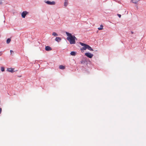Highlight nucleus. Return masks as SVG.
I'll return each mask as SVG.
<instances>
[{
  "instance_id": "9d476101",
  "label": "nucleus",
  "mask_w": 146,
  "mask_h": 146,
  "mask_svg": "<svg viewBox=\"0 0 146 146\" xmlns=\"http://www.w3.org/2000/svg\"><path fill=\"white\" fill-rule=\"evenodd\" d=\"M70 54L72 56H75L76 55V53L74 51H72L71 52Z\"/></svg>"
},
{
  "instance_id": "1a4fd4ad",
  "label": "nucleus",
  "mask_w": 146,
  "mask_h": 146,
  "mask_svg": "<svg viewBox=\"0 0 146 146\" xmlns=\"http://www.w3.org/2000/svg\"><path fill=\"white\" fill-rule=\"evenodd\" d=\"M55 40L58 42H59L61 40V39L60 37H56L55 38Z\"/></svg>"
},
{
  "instance_id": "5701e85b",
  "label": "nucleus",
  "mask_w": 146,
  "mask_h": 146,
  "mask_svg": "<svg viewBox=\"0 0 146 146\" xmlns=\"http://www.w3.org/2000/svg\"><path fill=\"white\" fill-rule=\"evenodd\" d=\"M131 33H132V34H133V32H132V31H131Z\"/></svg>"
},
{
  "instance_id": "f257e3e1",
  "label": "nucleus",
  "mask_w": 146,
  "mask_h": 146,
  "mask_svg": "<svg viewBox=\"0 0 146 146\" xmlns=\"http://www.w3.org/2000/svg\"><path fill=\"white\" fill-rule=\"evenodd\" d=\"M66 34L68 37L67 38V39L68 40L70 44H74L76 43L75 40H77V39L74 35H72L71 33L66 32Z\"/></svg>"
},
{
  "instance_id": "aec40b11",
  "label": "nucleus",
  "mask_w": 146,
  "mask_h": 146,
  "mask_svg": "<svg viewBox=\"0 0 146 146\" xmlns=\"http://www.w3.org/2000/svg\"><path fill=\"white\" fill-rule=\"evenodd\" d=\"M2 111V109L1 108H0V114L1 113Z\"/></svg>"
},
{
  "instance_id": "39448f33",
  "label": "nucleus",
  "mask_w": 146,
  "mask_h": 146,
  "mask_svg": "<svg viewBox=\"0 0 146 146\" xmlns=\"http://www.w3.org/2000/svg\"><path fill=\"white\" fill-rule=\"evenodd\" d=\"M28 13L26 11H23L21 13V16L23 18H25L26 15Z\"/></svg>"
},
{
  "instance_id": "6ab92c4d",
  "label": "nucleus",
  "mask_w": 146,
  "mask_h": 146,
  "mask_svg": "<svg viewBox=\"0 0 146 146\" xmlns=\"http://www.w3.org/2000/svg\"><path fill=\"white\" fill-rule=\"evenodd\" d=\"M117 15L118 16V17H119V18H120V17H121V15L118 14H117Z\"/></svg>"
},
{
  "instance_id": "dca6fc26",
  "label": "nucleus",
  "mask_w": 146,
  "mask_h": 146,
  "mask_svg": "<svg viewBox=\"0 0 146 146\" xmlns=\"http://www.w3.org/2000/svg\"><path fill=\"white\" fill-rule=\"evenodd\" d=\"M133 3H134L136 4L138 2V1L136 0H131Z\"/></svg>"
},
{
  "instance_id": "9b49d317",
  "label": "nucleus",
  "mask_w": 146,
  "mask_h": 146,
  "mask_svg": "<svg viewBox=\"0 0 146 146\" xmlns=\"http://www.w3.org/2000/svg\"><path fill=\"white\" fill-rule=\"evenodd\" d=\"M59 68L61 69H64L65 68V66L62 65H60L59 66Z\"/></svg>"
},
{
  "instance_id": "4468645a",
  "label": "nucleus",
  "mask_w": 146,
  "mask_h": 146,
  "mask_svg": "<svg viewBox=\"0 0 146 146\" xmlns=\"http://www.w3.org/2000/svg\"><path fill=\"white\" fill-rule=\"evenodd\" d=\"M11 41V39L10 38H8L7 39V41H6L7 43L8 44H9L10 42Z\"/></svg>"
},
{
  "instance_id": "6e6552de",
  "label": "nucleus",
  "mask_w": 146,
  "mask_h": 146,
  "mask_svg": "<svg viewBox=\"0 0 146 146\" xmlns=\"http://www.w3.org/2000/svg\"><path fill=\"white\" fill-rule=\"evenodd\" d=\"M64 6L65 7H66L68 4V0H64Z\"/></svg>"
},
{
  "instance_id": "393cba45",
  "label": "nucleus",
  "mask_w": 146,
  "mask_h": 146,
  "mask_svg": "<svg viewBox=\"0 0 146 146\" xmlns=\"http://www.w3.org/2000/svg\"><path fill=\"white\" fill-rule=\"evenodd\" d=\"M96 51H98V50H96Z\"/></svg>"
},
{
  "instance_id": "f8f14e48",
  "label": "nucleus",
  "mask_w": 146,
  "mask_h": 146,
  "mask_svg": "<svg viewBox=\"0 0 146 146\" xmlns=\"http://www.w3.org/2000/svg\"><path fill=\"white\" fill-rule=\"evenodd\" d=\"M79 43L81 46H84V47H86V45H87V44H86L84 43H83L81 42H80Z\"/></svg>"
},
{
  "instance_id": "b1692460",
  "label": "nucleus",
  "mask_w": 146,
  "mask_h": 146,
  "mask_svg": "<svg viewBox=\"0 0 146 146\" xmlns=\"http://www.w3.org/2000/svg\"><path fill=\"white\" fill-rule=\"evenodd\" d=\"M21 76H19V77H21Z\"/></svg>"
},
{
  "instance_id": "4be33fe9",
  "label": "nucleus",
  "mask_w": 146,
  "mask_h": 146,
  "mask_svg": "<svg viewBox=\"0 0 146 146\" xmlns=\"http://www.w3.org/2000/svg\"><path fill=\"white\" fill-rule=\"evenodd\" d=\"M41 61H40L38 63H42V62H41Z\"/></svg>"
},
{
  "instance_id": "2eb2a0df",
  "label": "nucleus",
  "mask_w": 146,
  "mask_h": 146,
  "mask_svg": "<svg viewBox=\"0 0 146 146\" xmlns=\"http://www.w3.org/2000/svg\"><path fill=\"white\" fill-rule=\"evenodd\" d=\"M52 35L54 36H57L58 35V34L55 32H53L52 34Z\"/></svg>"
},
{
  "instance_id": "423d86ee",
  "label": "nucleus",
  "mask_w": 146,
  "mask_h": 146,
  "mask_svg": "<svg viewBox=\"0 0 146 146\" xmlns=\"http://www.w3.org/2000/svg\"><path fill=\"white\" fill-rule=\"evenodd\" d=\"M14 68H7V70L9 72L13 73L14 72Z\"/></svg>"
},
{
  "instance_id": "0eeeda50",
  "label": "nucleus",
  "mask_w": 146,
  "mask_h": 146,
  "mask_svg": "<svg viewBox=\"0 0 146 146\" xmlns=\"http://www.w3.org/2000/svg\"><path fill=\"white\" fill-rule=\"evenodd\" d=\"M45 50L47 51H50L52 50L51 48L49 46H47L45 47Z\"/></svg>"
},
{
  "instance_id": "7ed1b4c3",
  "label": "nucleus",
  "mask_w": 146,
  "mask_h": 146,
  "mask_svg": "<svg viewBox=\"0 0 146 146\" xmlns=\"http://www.w3.org/2000/svg\"><path fill=\"white\" fill-rule=\"evenodd\" d=\"M44 2L48 5H54L55 4V2L54 1L50 2L48 1H46L45 0Z\"/></svg>"
},
{
  "instance_id": "f03ea898",
  "label": "nucleus",
  "mask_w": 146,
  "mask_h": 146,
  "mask_svg": "<svg viewBox=\"0 0 146 146\" xmlns=\"http://www.w3.org/2000/svg\"><path fill=\"white\" fill-rule=\"evenodd\" d=\"M86 49H88V50H90L91 51H93L94 50L92 49V48L89 45H86V47H83L81 49V50H85Z\"/></svg>"
},
{
  "instance_id": "20e7f679",
  "label": "nucleus",
  "mask_w": 146,
  "mask_h": 146,
  "mask_svg": "<svg viewBox=\"0 0 146 146\" xmlns=\"http://www.w3.org/2000/svg\"><path fill=\"white\" fill-rule=\"evenodd\" d=\"M85 55L86 56L90 58H92L93 56V54L89 52L85 53Z\"/></svg>"
},
{
  "instance_id": "f3484780",
  "label": "nucleus",
  "mask_w": 146,
  "mask_h": 146,
  "mask_svg": "<svg viewBox=\"0 0 146 146\" xmlns=\"http://www.w3.org/2000/svg\"><path fill=\"white\" fill-rule=\"evenodd\" d=\"M1 70L2 72L4 71L5 70L4 68H3V67H1Z\"/></svg>"
},
{
  "instance_id": "a211bd4d",
  "label": "nucleus",
  "mask_w": 146,
  "mask_h": 146,
  "mask_svg": "<svg viewBox=\"0 0 146 146\" xmlns=\"http://www.w3.org/2000/svg\"><path fill=\"white\" fill-rule=\"evenodd\" d=\"M11 53V54L12 53H13V51L12 50H10Z\"/></svg>"
},
{
  "instance_id": "412c9836",
  "label": "nucleus",
  "mask_w": 146,
  "mask_h": 146,
  "mask_svg": "<svg viewBox=\"0 0 146 146\" xmlns=\"http://www.w3.org/2000/svg\"><path fill=\"white\" fill-rule=\"evenodd\" d=\"M2 4V2L1 1H0V5H1Z\"/></svg>"
},
{
  "instance_id": "ddd939ff",
  "label": "nucleus",
  "mask_w": 146,
  "mask_h": 146,
  "mask_svg": "<svg viewBox=\"0 0 146 146\" xmlns=\"http://www.w3.org/2000/svg\"><path fill=\"white\" fill-rule=\"evenodd\" d=\"M103 26L101 25L100 26V27L98 28V29L99 30H102L103 29Z\"/></svg>"
}]
</instances>
